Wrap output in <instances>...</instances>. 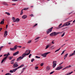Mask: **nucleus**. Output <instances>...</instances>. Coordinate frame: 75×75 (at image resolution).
<instances>
[{
    "mask_svg": "<svg viewBox=\"0 0 75 75\" xmlns=\"http://www.w3.org/2000/svg\"><path fill=\"white\" fill-rule=\"evenodd\" d=\"M60 33H62V32H54L50 34V36H51L52 37V36H55V35H58V34H60Z\"/></svg>",
    "mask_w": 75,
    "mask_h": 75,
    "instance_id": "f257e3e1",
    "label": "nucleus"
},
{
    "mask_svg": "<svg viewBox=\"0 0 75 75\" xmlns=\"http://www.w3.org/2000/svg\"><path fill=\"white\" fill-rule=\"evenodd\" d=\"M21 56L22 57H19L17 59V61H20L21 59H23V58H24V57H25V56H24V55L23 54Z\"/></svg>",
    "mask_w": 75,
    "mask_h": 75,
    "instance_id": "f03ea898",
    "label": "nucleus"
},
{
    "mask_svg": "<svg viewBox=\"0 0 75 75\" xmlns=\"http://www.w3.org/2000/svg\"><path fill=\"white\" fill-rule=\"evenodd\" d=\"M12 19L13 20V22H18L20 21V19L18 18H15L13 17L12 18Z\"/></svg>",
    "mask_w": 75,
    "mask_h": 75,
    "instance_id": "7ed1b4c3",
    "label": "nucleus"
},
{
    "mask_svg": "<svg viewBox=\"0 0 75 75\" xmlns=\"http://www.w3.org/2000/svg\"><path fill=\"white\" fill-rule=\"evenodd\" d=\"M17 45H16L14 47V48H12L11 47H10V49L11 50V51H14L16 50H17Z\"/></svg>",
    "mask_w": 75,
    "mask_h": 75,
    "instance_id": "20e7f679",
    "label": "nucleus"
},
{
    "mask_svg": "<svg viewBox=\"0 0 75 75\" xmlns=\"http://www.w3.org/2000/svg\"><path fill=\"white\" fill-rule=\"evenodd\" d=\"M50 52H45V53H44L43 54H42L41 55V56H42L44 57H46V56H47V55H48V54H50Z\"/></svg>",
    "mask_w": 75,
    "mask_h": 75,
    "instance_id": "39448f33",
    "label": "nucleus"
},
{
    "mask_svg": "<svg viewBox=\"0 0 75 75\" xmlns=\"http://www.w3.org/2000/svg\"><path fill=\"white\" fill-rule=\"evenodd\" d=\"M57 65V61H54L53 62V68H54Z\"/></svg>",
    "mask_w": 75,
    "mask_h": 75,
    "instance_id": "423d86ee",
    "label": "nucleus"
},
{
    "mask_svg": "<svg viewBox=\"0 0 75 75\" xmlns=\"http://www.w3.org/2000/svg\"><path fill=\"white\" fill-rule=\"evenodd\" d=\"M52 28H53V27H52L51 28H50V29H48L47 31V34H49V33H51V31H52Z\"/></svg>",
    "mask_w": 75,
    "mask_h": 75,
    "instance_id": "0eeeda50",
    "label": "nucleus"
},
{
    "mask_svg": "<svg viewBox=\"0 0 75 75\" xmlns=\"http://www.w3.org/2000/svg\"><path fill=\"white\" fill-rule=\"evenodd\" d=\"M18 64H13V68H17V67H18Z\"/></svg>",
    "mask_w": 75,
    "mask_h": 75,
    "instance_id": "6e6552de",
    "label": "nucleus"
},
{
    "mask_svg": "<svg viewBox=\"0 0 75 75\" xmlns=\"http://www.w3.org/2000/svg\"><path fill=\"white\" fill-rule=\"evenodd\" d=\"M62 68V67H57L56 69L55 70H60V69H61Z\"/></svg>",
    "mask_w": 75,
    "mask_h": 75,
    "instance_id": "1a4fd4ad",
    "label": "nucleus"
},
{
    "mask_svg": "<svg viewBox=\"0 0 75 75\" xmlns=\"http://www.w3.org/2000/svg\"><path fill=\"white\" fill-rule=\"evenodd\" d=\"M27 51H25V53H23V55H24V56H25L27 55H29L30 54V52H29V53H28V54H26V52H27Z\"/></svg>",
    "mask_w": 75,
    "mask_h": 75,
    "instance_id": "9d476101",
    "label": "nucleus"
},
{
    "mask_svg": "<svg viewBox=\"0 0 75 75\" xmlns=\"http://www.w3.org/2000/svg\"><path fill=\"white\" fill-rule=\"evenodd\" d=\"M7 35V31H5L4 32V37H6V36Z\"/></svg>",
    "mask_w": 75,
    "mask_h": 75,
    "instance_id": "9b49d317",
    "label": "nucleus"
},
{
    "mask_svg": "<svg viewBox=\"0 0 75 75\" xmlns=\"http://www.w3.org/2000/svg\"><path fill=\"white\" fill-rule=\"evenodd\" d=\"M75 50L74 51V52L72 54H71L69 55V57H71V56H73L74 55H75Z\"/></svg>",
    "mask_w": 75,
    "mask_h": 75,
    "instance_id": "f8f14e48",
    "label": "nucleus"
},
{
    "mask_svg": "<svg viewBox=\"0 0 75 75\" xmlns=\"http://www.w3.org/2000/svg\"><path fill=\"white\" fill-rule=\"evenodd\" d=\"M27 17V16L25 15H24L22 17V18H23V19H25V18H26Z\"/></svg>",
    "mask_w": 75,
    "mask_h": 75,
    "instance_id": "ddd939ff",
    "label": "nucleus"
},
{
    "mask_svg": "<svg viewBox=\"0 0 75 75\" xmlns=\"http://www.w3.org/2000/svg\"><path fill=\"white\" fill-rule=\"evenodd\" d=\"M19 52H16L15 53H14L13 54V56H14V55H17V54H18Z\"/></svg>",
    "mask_w": 75,
    "mask_h": 75,
    "instance_id": "4468645a",
    "label": "nucleus"
},
{
    "mask_svg": "<svg viewBox=\"0 0 75 75\" xmlns=\"http://www.w3.org/2000/svg\"><path fill=\"white\" fill-rule=\"evenodd\" d=\"M73 73V71H71L70 73H68L66 74L65 75H71V74Z\"/></svg>",
    "mask_w": 75,
    "mask_h": 75,
    "instance_id": "2eb2a0df",
    "label": "nucleus"
},
{
    "mask_svg": "<svg viewBox=\"0 0 75 75\" xmlns=\"http://www.w3.org/2000/svg\"><path fill=\"white\" fill-rule=\"evenodd\" d=\"M24 65L23 64H22L20 66L18 67V69H19V68H22V67H24Z\"/></svg>",
    "mask_w": 75,
    "mask_h": 75,
    "instance_id": "dca6fc26",
    "label": "nucleus"
},
{
    "mask_svg": "<svg viewBox=\"0 0 75 75\" xmlns=\"http://www.w3.org/2000/svg\"><path fill=\"white\" fill-rule=\"evenodd\" d=\"M18 69V67L15 68V69H13V72H16V71H17V70Z\"/></svg>",
    "mask_w": 75,
    "mask_h": 75,
    "instance_id": "f3484780",
    "label": "nucleus"
},
{
    "mask_svg": "<svg viewBox=\"0 0 75 75\" xmlns=\"http://www.w3.org/2000/svg\"><path fill=\"white\" fill-rule=\"evenodd\" d=\"M70 24H71V23H69V22H67L66 23V26H68V25H70Z\"/></svg>",
    "mask_w": 75,
    "mask_h": 75,
    "instance_id": "a211bd4d",
    "label": "nucleus"
},
{
    "mask_svg": "<svg viewBox=\"0 0 75 75\" xmlns=\"http://www.w3.org/2000/svg\"><path fill=\"white\" fill-rule=\"evenodd\" d=\"M2 4L4 5H6V6L7 5V4L5 2H2Z\"/></svg>",
    "mask_w": 75,
    "mask_h": 75,
    "instance_id": "6ab92c4d",
    "label": "nucleus"
},
{
    "mask_svg": "<svg viewBox=\"0 0 75 75\" xmlns=\"http://www.w3.org/2000/svg\"><path fill=\"white\" fill-rule=\"evenodd\" d=\"M50 68L49 67H47L46 71H48V70H50Z\"/></svg>",
    "mask_w": 75,
    "mask_h": 75,
    "instance_id": "aec40b11",
    "label": "nucleus"
},
{
    "mask_svg": "<svg viewBox=\"0 0 75 75\" xmlns=\"http://www.w3.org/2000/svg\"><path fill=\"white\" fill-rule=\"evenodd\" d=\"M71 66L70 65H69V66H67L66 67V69L67 68H71Z\"/></svg>",
    "mask_w": 75,
    "mask_h": 75,
    "instance_id": "412c9836",
    "label": "nucleus"
},
{
    "mask_svg": "<svg viewBox=\"0 0 75 75\" xmlns=\"http://www.w3.org/2000/svg\"><path fill=\"white\" fill-rule=\"evenodd\" d=\"M50 46L51 45H47V46L46 47L45 49H47V48H48V47H50Z\"/></svg>",
    "mask_w": 75,
    "mask_h": 75,
    "instance_id": "4be33fe9",
    "label": "nucleus"
},
{
    "mask_svg": "<svg viewBox=\"0 0 75 75\" xmlns=\"http://www.w3.org/2000/svg\"><path fill=\"white\" fill-rule=\"evenodd\" d=\"M23 9H22L21 10V13H20V15H22V14H23Z\"/></svg>",
    "mask_w": 75,
    "mask_h": 75,
    "instance_id": "5701e85b",
    "label": "nucleus"
},
{
    "mask_svg": "<svg viewBox=\"0 0 75 75\" xmlns=\"http://www.w3.org/2000/svg\"><path fill=\"white\" fill-rule=\"evenodd\" d=\"M4 19H3V21H2L1 22V24H4Z\"/></svg>",
    "mask_w": 75,
    "mask_h": 75,
    "instance_id": "b1692460",
    "label": "nucleus"
},
{
    "mask_svg": "<svg viewBox=\"0 0 75 75\" xmlns=\"http://www.w3.org/2000/svg\"><path fill=\"white\" fill-rule=\"evenodd\" d=\"M65 26H67L66 24H64L63 25L61 26V27H64Z\"/></svg>",
    "mask_w": 75,
    "mask_h": 75,
    "instance_id": "393cba45",
    "label": "nucleus"
},
{
    "mask_svg": "<svg viewBox=\"0 0 75 75\" xmlns=\"http://www.w3.org/2000/svg\"><path fill=\"white\" fill-rule=\"evenodd\" d=\"M5 14H7L8 16H10V13H9L8 12H6Z\"/></svg>",
    "mask_w": 75,
    "mask_h": 75,
    "instance_id": "a878e982",
    "label": "nucleus"
},
{
    "mask_svg": "<svg viewBox=\"0 0 75 75\" xmlns=\"http://www.w3.org/2000/svg\"><path fill=\"white\" fill-rule=\"evenodd\" d=\"M60 49H61V48H60L58 50H56L55 52H57V51H59V50H60Z\"/></svg>",
    "mask_w": 75,
    "mask_h": 75,
    "instance_id": "bb28decb",
    "label": "nucleus"
},
{
    "mask_svg": "<svg viewBox=\"0 0 75 75\" xmlns=\"http://www.w3.org/2000/svg\"><path fill=\"white\" fill-rule=\"evenodd\" d=\"M25 68H24L22 70V72L21 73V74H22V73H23V72H24V70H25Z\"/></svg>",
    "mask_w": 75,
    "mask_h": 75,
    "instance_id": "cd10ccee",
    "label": "nucleus"
},
{
    "mask_svg": "<svg viewBox=\"0 0 75 75\" xmlns=\"http://www.w3.org/2000/svg\"><path fill=\"white\" fill-rule=\"evenodd\" d=\"M11 75V74L10 73H7L5 74V75Z\"/></svg>",
    "mask_w": 75,
    "mask_h": 75,
    "instance_id": "c85d7f7f",
    "label": "nucleus"
},
{
    "mask_svg": "<svg viewBox=\"0 0 75 75\" xmlns=\"http://www.w3.org/2000/svg\"><path fill=\"white\" fill-rule=\"evenodd\" d=\"M36 58H38V59H39L40 58V57H39L38 56H35Z\"/></svg>",
    "mask_w": 75,
    "mask_h": 75,
    "instance_id": "c756f323",
    "label": "nucleus"
},
{
    "mask_svg": "<svg viewBox=\"0 0 75 75\" xmlns=\"http://www.w3.org/2000/svg\"><path fill=\"white\" fill-rule=\"evenodd\" d=\"M13 58V56L10 57V58H9V60H11V59H12V58Z\"/></svg>",
    "mask_w": 75,
    "mask_h": 75,
    "instance_id": "7c9ffc66",
    "label": "nucleus"
},
{
    "mask_svg": "<svg viewBox=\"0 0 75 75\" xmlns=\"http://www.w3.org/2000/svg\"><path fill=\"white\" fill-rule=\"evenodd\" d=\"M7 58V57H5L3 59L4 61L6 60Z\"/></svg>",
    "mask_w": 75,
    "mask_h": 75,
    "instance_id": "2f4dec72",
    "label": "nucleus"
},
{
    "mask_svg": "<svg viewBox=\"0 0 75 75\" xmlns=\"http://www.w3.org/2000/svg\"><path fill=\"white\" fill-rule=\"evenodd\" d=\"M28 8H26L23 10H28Z\"/></svg>",
    "mask_w": 75,
    "mask_h": 75,
    "instance_id": "473e14b6",
    "label": "nucleus"
},
{
    "mask_svg": "<svg viewBox=\"0 0 75 75\" xmlns=\"http://www.w3.org/2000/svg\"><path fill=\"white\" fill-rule=\"evenodd\" d=\"M67 56H68V53H67V54H66L64 56V57H67Z\"/></svg>",
    "mask_w": 75,
    "mask_h": 75,
    "instance_id": "72a5a7b5",
    "label": "nucleus"
},
{
    "mask_svg": "<svg viewBox=\"0 0 75 75\" xmlns=\"http://www.w3.org/2000/svg\"><path fill=\"white\" fill-rule=\"evenodd\" d=\"M10 72L11 73H13L14 71L13 70H10Z\"/></svg>",
    "mask_w": 75,
    "mask_h": 75,
    "instance_id": "f704fd0d",
    "label": "nucleus"
},
{
    "mask_svg": "<svg viewBox=\"0 0 75 75\" xmlns=\"http://www.w3.org/2000/svg\"><path fill=\"white\" fill-rule=\"evenodd\" d=\"M34 61V59H31V62H33V61Z\"/></svg>",
    "mask_w": 75,
    "mask_h": 75,
    "instance_id": "c9c22d12",
    "label": "nucleus"
},
{
    "mask_svg": "<svg viewBox=\"0 0 75 75\" xmlns=\"http://www.w3.org/2000/svg\"><path fill=\"white\" fill-rule=\"evenodd\" d=\"M64 35H65V32H64L63 34L62 35V37H64Z\"/></svg>",
    "mask_w": 75,
    "mask_h": 75,
    "instance_id": "e433bc0d",
    "label": "nucleus"
},
{
    "mask_svg": "<svg viewBox=\"0 0 75 75\" xmlns=\"http://www.w3.org/2000/svg\"><path fill=\"white\" fill-rule=\"evenodd\" d=\"M11 64H14V62L13 61H11Z\"/></svg>",
    "mask_w": 75,
    "mask_h": 75,
    "instance_id": "4c0bfd02",
    "label": "nucleus"
},
{
    "mask_svg": "<svg viewBox=\"0 0 75 75\" xmlns=\"http://www.w3.org/2000/svg\"><path fill=\"white\" fill-rule=\"evenodd\" d=\"M4 56H5V57H8V55L7 54H5L4 55Z\"/></svg>",
    "mask_w": 75,
    "mask_h": 75,
    "instance_id": "58836bf2",
    "label": "nucleus"
},
{
    "mask_svg": "<svg viewBox=\"0 0 75 75\" xmlns=\"http://www.w3.org/2000/svg\"><path fill=\"white\" fill-rule=\"evenodd\" d=\"M39 38H39V37L36 38L35 39V40H38V39Z\"/></svg>",
    "mask_w": 75,
    "mask_h": 75,
    "instance_id": "ea45409f",
    "label": "nucleus"
},
{
    "mask_svg": "<svg viewBox=\"0 0 75 75\" xmlns=\"http://www.w3.org/2000/svg\"><path fill=\"white\" fill-rule=\"evenodd\" d=\"M64 52H65L64 51H63V52H62V54H61V55H62L64 53Z\"/></svg>",
    "mask_w": 75,
    "mask_h": 75,
    "instance_id": "a19ab883",
    "label": "nucleus"
},
{
    "mask_svg": "<svg viewBox=\"0 0 75 75\" xmlns=\"http://www.w3.org/2000/svg\"><path fill=\"white\" fill-rule=\"evenodd\" d=\"M54 71H52V72L50 73V75L51 74H53V73H54Z\"/></svg>",
    "mask_w": 75,
    "mask_h": 75,
    "instance_id": "79ce46f5",
    "label": "nucleus"
},
{
    "mask_svg": "<svg viewBox=\"0 0 75 75\" xmlns=\"http://www.w3.org/2000/svg\"><path fill=\"white\" fill-rule=\"evenodd\" d=\"M4 60L3 59H2V61L1 62V64H2V63H3V62H4Z\"/></svg>",
    "mask_w": 75,
    "mask_h": 75,
    "instance_id": "37998d69",
    "label": "nucleus"
},
{
    "mask_svg": "<svg viewBox=\"0 0 75 75\" xmlns=\"http://www.w3.org/2000/svg\"><path fill=\"white\" fill-rule=\"evenodd\" d=\"M30 16H31V17H34V15H33V14H31V15H30Z\"/></svg>",
    "mask_w": 75,
    "mask_h": 75,
    "instance_id": "c03bdc74",
    "label": "nucleus"
},
{
    "mask_svg": "<svg viewBox=\"0 0 75 75\" xmlns=\"http://www.w3.org/2000/svg\"><path fill=\"white\" fill-rule=\"evenodd\" d=\"M44 65V64H43V63H41V64H40V65L41 67H42V66H43Z\"/></svg>",
    "mask_w": 75,
    "mask_h": 75,
    "instance_id": "a18cd8bd",
    "label": "nucleus"
},
{
    "mask_svg": "<svg viewBox=\"0 0 75 75\" xmlns=\"http://www.w3.org/2000/svg\"><path fill=\"white\" fill-rule=\"evenodd\" d=\"M31 55H32V54H30L29 55V58H30L31 57Z\"/></svg>",
    "mask_w": 75,
    "mask_h": 75,
    "instance_id": "49530a36",
    "label": "nucleus"
},
{
    "mask_svg": "<svg viewBox=\"0 0 75 75\" xmlns=\"http://www.w3.org/2000/svg\"><path fill=\"white\" fill-rule=\"evenodd\" d=\"M37 25H38V23H36L35 24L34 26H33V27H35Z\"/></svg>",
    "mask_w": 75,
    "mask_h": 75,
    "instance_id": "de8ad7c7",
    "label": "nucleus"
},
{
    "mask_svg": "<svg viewBox=\"0 0 75 75\" xmlns=\"http://www.w3.org/2000/svg\"><path fill=\"white\" fill-rule=\"evenodd\" d=\"M62 24L61 23V24H60V25H59V27H60V26H61L62 25Z\"/></svg>",
    "mask_w": 75,
    "mask_h": 75,
    "instance_id": "09e8293b",
    "label": "nucleus"
},
{
    "mask_svg": "<svg viewBox=\"0 0 75 75\" xmlns=\"http://www.w3.org/2000/svg\"><path fill=\"white\" fill-rule=\"evenodd\" d=\"M35 69H38V67H35Z\"/></svg>",
    "mask_w": 75,
    "mask_h": 75,
    "instance_id": "8fccbe9b",
    "label": "nucleus"
},
{
    "mask_svg": "<svg viewBox=\"0 0 75 75\" xmlns=\"http://www.w3.org/2000/svg\"><path fill=\"white\" fill-rule=\"evenodd\" d=\"M3 47V46H1V47H0V51L1 50V48Z\"/></svg>",
    "mask_w": 75,
    "mask_h": 75,
    "instance_id": "3c124183",
    "label": "nucleus"
},
{
    "mask_svg": "<svg viewBox=\"0 0 75 75\" xmlns=\"http://www.w3.org/2000/svg\"><path fill=\"white\" fill-rule=\"evenodd\" d=\"M18 47H19V48H21L22 47L21 46H18Z\"/></svg>",
    "mask_w": 75,
    "mask_h": 75,
    "instance_id": "603ef678",
    "label": "nucleus"
},
{
    "mask_svg": "<svg viewBox=\"0 0 75 75\" xmlns=\"http://www.w3.org/2000/svg\"><path fill=\"white\" fill-rule=\"evenodd\" d=\"M31 42V40H30L28 42V43H30V42Z\"/></svg>",
    "mask_w": 75,
    "mask_h": 75,
    "instance_id": "864d4df0",
    "label": "nucleus"
},
{
    "mask_svg": "<svg viewBox=\"0 0 75 75\" xmlns=\"http://www.w3.org/2000/svg\"><path fill=\"white\" fill-rule=\"evenodd\" d=\"M72 20L70 21H69L68 22V23H70V22H72Z\"/></svg>",
    "mask_w": 75,
    "mask_h": 75,
    "instance_id": "5fc2aeb1",
    "label": "nucleus"
},
{
    "mask_svg": "<svg viewBox=\"0 0 75 75\" xmlns=\"http://www.w3.org/2000/svg\"><path fill=\"white\" fill-rule=\"evenodd\" d=\"M63 62H62V63L60 64H59V65H61L62 64H63Z\"/></svg>",
    "mask_w": 75,
    "mask_h": 75,
    "instance_id": "6e6d98bb",
    "label": "nucleus"
},
{
    "mask_svg": "<svg viewBox=\"0 0 75 75\" xmlns=\"http://www.w3.org/2000/svg\"><path fill=\"white\" fill-rule=\"evenodd\" d=\"M67 69V68H66V67L64 68L63 69H62L63 70H64V69Z\"/></svg>",
    "mask_w": 75,
    "mask_h": 75,
    "instance_id": "4d7b16f0",
    "label": "nucleus"
},
{
    "mask_svg": "<svg viewBox=\"0 0 75 75\" xmlns=\"http://www.w3.org/2000/svg\"><path fill=\"white\" fill-rule=\"evenodd\" d=\"M7 55H8V56L9 55H10V54H9V52L8 53V54H7Z\"/></svg>",
    "mask_w": 75,
    "mask_h": 75,
    "instance_id": "13d9d810",
    "label": "nucleus"
},
{
    "mask_svg": "<svg viewBox=\"0 0 75 75\" xmlns=\"http://www.w3.org/2000/svg\"><path fill=\"white\" fill-rule=\"evenodd\" d=\"M73 13V12H71L69 13V14H72V13Z\"/></svg>",
    "mask_w": 75,
    "mask_h": 75,
    "instance_id": "bf43d9fd",
    "label": "nucleus"
},
{
    "mask_svg": "<svg viewBox=\"0 0 75 75\" xmlns=\"http://www.w3.org/2000/svg\"><path fill=\"white\" fill-rule=\"evenodd\" d=\"M7 27H8V25H6V28H7Z\"/></svg>",
    "mask_w": 75,
    "mask_h": 75,
    "instance_id": "052dcab7",
    "label": "nucleus"
},
{
    "mask_svg": "<svg viewBox=\"0 0 75 75\" xmlns=\"http://www.w3.org/2000/svg\"><path fill=\"white\" fill-rule=\"evenodd\" d=\"M8 44L9 45H10L11 44V43L9 42L8 43Z\"/></svg>",
    "mask_w": 75,
    "mask_h": 75,
    "instance_id": "680f3d73",
    "label": "nucleus"
},
{
    "mask_svg": "<svg viewBox=\"0 0 75 75\" xmlns=\"http://www.w3.org/2000/svg\"><path fill=\"white\" fill-rule=\"evenodd\" d=\"M1 30H2V28H0V31H1Z\"/></svg>",
    "mask_w": 75,
    "mask_h": 75,
    "instance_id": "e2e57ef3",
    "label": "nucleus"
},
{
    "mask_svg": "<svg viewBox=\"0 0 75 75\" xmlns=\"http://www.w3.org/2000/svg\"><path fill=\"white\" fill-rule=\"evenodd\" d=\"M66 58H67L66 57H64V59H65Z\"/></svg>",
    "mask_w": 75,
    "mask_h": 75,
    "instance_id": "0e129e2a",
    "label": "nucleus"
},
{
    "mask_svg": "<svg viewBox=\"0 0 75 75\" xmlns=\"http://www.w3.org/2000/svg\"><path fill=\"white\" fill-rule=\"evenodd\" d=\"M2 56H3V55H0V57H2Z\"/></svg>",
    "mask_w": 75,
    "mask_h": 75,
    "instance_id": "69168bd1",
    "label": "nucleus"
},
{
    "mask_svg": "<svg viewBox=\"0 0 75 75\" xmlns=\"http://www.w3.org/2000/svg\"><path fill=\"white\" fill-rule=\"evenodd\" d=\"M54 47V46H52L51 47V48H52V47Z\"/></svg>",
    "mask_w": 75,
    "mask_h": 75,
    "instance_id": "338daca9",
    "label": "nucleus"
},
{
    "mask_svg": "<svg viewBox=\"0 0 75 75\" xmlns=\"http://www.w3.org/2000/svg\"><path fill=\"white\" fill-rule=\"evenodd\" d=\"M75 21H74V20L73 21V23H75Z\"/></svg>",
    "mask_w": 75,
    "mask_h": 75,
    "instance_id": "774afa93",
    "label": "nucleus"
}]
</instances>
